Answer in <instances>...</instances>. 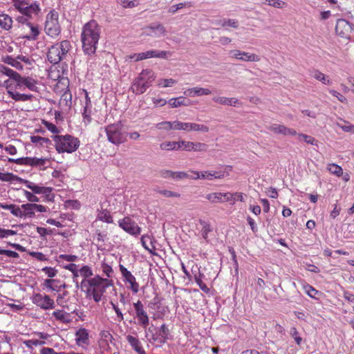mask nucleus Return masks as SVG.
Listing matches in <instances>:
<instances>
[{
    "label": "nucleus",
    "instance_id": "nucleus-1",
    "mask_svg": "<svg viewBox=\"0 0 354 354\" xmlns=\"http://www.w3.org/2000/svg\"><path fill=\"white\" fill-rule=\"evenodd\" d=\"M38 80L30 76H18L15 82L6 80L3 82V86L6 89L9 97L16 102L32 101L34 96L32 94L20 93L17 90L24 91L26 88L30 91L38 92Z\"/></svg>",
    "mask_w": 354,
    "mask_h": 354
},
{
    "label": "nucleus",
    "instance_id": "nucleus-2",
    "mask_svg": "<svg viewBox=\"0 0 354 354\" xmlns=\"http://www.w3.org/2000/svg\"><path fill=\"white\" fill-rule=\"evenodd\" d=\"M113 281L111 279H104L97 274L90 279H82L81 288L87 299L99 303L102 301L106 289L113 286Z\"/></svg>",
    "mask_w": 354,
    "mask_h": 354
},
{
    "label": "nucleus",
    "instance_id": "nucleus-3",
    "mask_svg": "<svg viewBox=\"0 0 354 354\" xmlns=\"http://www.w3.org/2000/svg\"><path fill=\"white\" fill-rule=\"evenodd\" d=\"M101 34V28L97 22L91 20L84 25L81 33V41L84 52L87 55L95 53Z\"/></svg>",
    "mask_w": 354,
    "mask_h": 354
},
{
    "label": "nucleus",
    "instance_id": "nucleus-4",
    "mask_svg": "<svg viewBox=\"0 0 354 354\" xmlns=\"http://www.w3.org/2000/svg\"><path fill=\"white\" fill-rule=\"evenodd\" d=\"M0 180L3 182H14L17 181L21 183H24L26 187L31 189L32 192L35 194H42L45 195L46 198L48 201H53L54 198L53 194L51 193L53 189L48 187H42L36 185L35 183L24 180L18 176L10 173V172H0Z\"/></svg>",
    "mask_w": 354,
    "mask_h": 354
},
{
    "label": "nucleus",
    "instance_id": "nucleus-5",
    "mask_svg": "<svg viewBox=\"0 0 354 354\" xmlns=\"http://www.w3.org/2000/svg\"><path fill=\"white\" fill-rule=\"evenodd\" d=\"M56 151L59 153H73L80 147V142L77 138L71 135H55L52 136Z\"/></svg>",
    "mask_w": 354,
    "mask_h": 354
},
{
    "label": "nucleus",
    "instance_id": "nucleus-6",
    "mask_svg": "<svg viewBox=\"0 0 354 354\" xmlns=\"http://www.w3.org/2000/svg\"><path fill=\"white\" fill-rule=\"evenodd\" d=\"M156 79L155 73L151 69H144L134 80L131 90L136 95L144 93Z\"/></svg>",
    "mask_w": 354,
    "mask_h": 354
},
{
    "label": "nucleus",
    "instance_id": "nucleus-7",
    "mask_svg": "<svg viewBox=\"0 0 354 354\" xmlns=\"http://www.w3.org/2000/svg\"><path fill=\"white\" fill-rule=\"evenodd\" d=\"M71 48V42L68 40H63L59 43L52 45L47 53L48 60L53 64L59 63L66 58L67 53Z\"/></svg>",
    "mask_w": 354,
    "mask_h": 354
},
{
    "label": "nucleus",
    "instance_id": "nucleus-8",
    "mask_svg": "<svg viewBox=\"0 0 354 354\" xmlns=\"http://www.w3.org/2000/svg\"><path fill=\"white\" fill-rule=\"evenodd\" d=\"M108 140L113 145H119L127 141V133L122 131L120 124H111L104 128Z\"/></svg>",
    "mask_w": 354,
    "mask_h": 354
},
{
    "label": "nucleus",
    "instance_id": "nucleus-9",
    "mask_svg": "<svg viewBox=\"0 0 354 354\" xmlns=\"http://www.w3.org/2000/svg\"><path fill=\"white\" fill-rule=\"evenodd\" d=\"M59 15L55 10L50 11L46 17L44 31L47 35L56 38L61 32V26L58 21Z\"/></svg>",
    "mask_w": 354,
    "mask_h": 354
},
{
    "label": "nucleus",
    "instance_id": "nucleus-10",
    "mask_svg": "<svg viewBox=\"0 0 354 354\" xmlns=\"http://www.w3.org/2000/svg\"><path fill=\"white\" fill-rule=\"evenodd\" d=\"M8 160L11 163L38 167L41 170H45L47 168L46 165L49 162V160L48 158H39L37 157H26L17 159L9 158Z\"/></svg>",
    "mask_w": 354,
    "mask_h": 354
},
{
    "label": "nucleus",
    "instance_id": "nucleus-11",
    "mask_svg": "<svg viewBox=\"0 0 354 354\" xmlns=\"http://www.w3.org/2000/svg\"><path fill=\"white\" fill-rule=\"evenodd\" d=\"M17 30L19 37L28 40L37 39L40 33L38 25L31 22L25 25H18Z\"/></svg>",
    "mask_w": 354,
    "mask_h": 354
},
{
    "label": "nucleus",
    "instance_id": "nucleus-12",
    "mask_svg": "<svg viewBox=\"0 0 354 354\" xmlns=\"http://www.w3.org/2000/svg\"><path fill=\"white\" fill-rule=\"evenodd\" d=\"M30 299L35 305L42 310H51L55 306L54 300L46 294L33 293Z\"/></svg>",
    "mask_w": 354,
    "mask_h": 354
},
{
    "label": "nucleus",
    "instance_id": "nucleus-13",
    "mask_svg": "<svg viewBox=\"0 0 354 354\" xmlns=\"http://www.w3.org/2000/svg\"><path fill=\"white\" fill-rule=\"evenodd\" d=\"M133 306L138 324L143 328H147L149 324V317L143 304L140 300H138Z\"/></svg>",
    "mask_w": 354,
    "mask_h": 354
},
{
    "label": "nucleus",
    "instance_id": "nucleus-14",
    "mask_svg": "<svg viewBox=\"0 0 354 354\" xmlns=\"http://www.w3.org/2000/svg\"><path fill=\"white\" fill-rule=\"evenodd\" d=\"M120 271L124 278V281L127 286V288L130 289L133 293L137 294L139 291V283L136 281V277L129 271L123 265L119 266Z\"/></svg>",
    "mask_w": 354,
    "mask_h": 354
},
{
    "label": "nucleus",
    "instance_id": "nucleus-15",
    "mask_svg": "<svg viewBox=\"0 0 354 354\" xmlns=\"http://www.w3.org/2000/svg\"><path fill=\"white\" fill-rule=\"evenodd\" d=\"M118 224L123 230L131 235L137 236L141 232V228L129 217H124L120 220Z\"/></svg>",
    "mask_w": 354,
    "mask_h": 354
},
{
    "label": "nucleus",
    "instance_id": "nucleus-16",
    "mask_svg": "<svg viewBox=\"0 0 354 354\" xmlns=\"http://www.w3.org/2000/svg\"><path fill=\"white\" fill-rule=\"evenodd\" d=\"M336 33L343 38H349L353 31L351 24L345 19H340L337 21L335 26Z\"/></svg>",
    "mask_w": 354,
    "mask_h": 354
},
{
    "label": "nucleus",
    "instance_id": "nucleus-17",
    "mask_svg": "<svg viewBox=\"0 0 354 354\" xmlns=\"http://www.w3.org/2000/svg\"><path fill=\"white\" fill-rule=\"evenodd\" d=\"M230 55L232 58L243 62H259L260 57L254 53H250L239 50H232L230 51Z\"/></svg>",
    "mask_w": 354,
    "mask_h": 354
},
{
    "label": "nucleus",
    "instance_id": "nucleus-18",
    "mask_svg": "<svg viewBox=\"0 0 354 354\" xmlns=\"http://www.w3.org/2000/svg\"><path fill=\"white\" fill-rule=\"evenodd\" d=\"M180 149L187 151H196V152H201L206 151L207 149V145L203 142H194L189 141H181Z\"/></svg>",
    "mask_w": 354,
    "mask_h": 354
},
{
    "label": "nucleus",
    "instance_id": "nucleus-19",
    "mask_svg": "<svg viewBox=\"0 0 354 354\" xmlns=\"http://www.w3.org/2000/svg\"><path fill=\"white\" fill-rule=\"evenodd\" d=\"M268 129L274 134L277 135L294 136L297 134L296 130L288 128L283 124H272L268 127Z\"/></svg>",
    "mask_w": 354,
    "mask_h": 354
},
{
    "label": "nucleus",
    "instance_id": "nucleus-20",
    "mask_svg": "<svg viewBox=\"0 0 354 354\" xmlns=\"http://www.w3.org/2000/svg\"><path fill=\"white\" fill-rule=\"evenodd\" d=\"M41 286L43 289L59 292L62 288H64L66 287V285L65 283L61 284V281L59 279H46L41 283Z\"/></svg>",
    "mask_w": 354,
    "mask_h": 354
},
{
    "label": "nucleus",
    "instance_id": "nucleus-21",
    "mask_svg": "<svg viewBox=\"0 0 354 354\" xmlns=\"http://www.w3.org/2000/svg\"><path fill=\"white\" fill-rule=\"evenodd\" d=\"M17 10L23 15H25L28 18H32L33 15H37L41 11L39 4L37 2H34L27 6H24Z\"/></svg>",
    "mask_w": 354,
    "mask_h": 354
},
{
    "label": "nucleus",
    "instance_id": "nucleus-22",
    "mask_svg": "<svg viewBox=\"0 0 354 354\" xmlns=\"http://www.w3.org/2000/svg\"><path fill=\"white\" fill-rule=\"evenodd\" d=\"M75 343L79 346L88 345L89 342V334L87 329L80 328L75 332Z\"/></svg>",
    "mask_w": 354,
    "mask_h": 354
},
{
    "label": "nucleus",
    "instance_id": "nucleus-23",
    "mask_svg": "<svg viewBox=\"0 0 354 354\" xmlns=\"http://www.w3.org/2000/svg\"><path fill=\"white\" fill-rule=\"evenodd\" d=\"M229 176L225 171H205L201 172V178L212 180L213 179H221Z\"/></svg>",
    "mask_w": 354,
    "mask_h": 354
},
{
    "label": "nucleus",
    "instance_id": "nucleus-24",
    "mask_svg": "<svg viewBox=\"0 0 354 354\" xmlns=\"http://www.w3.org/2000/svg\"><path fill=\"white\" fill-rule=\"evenodd\" d=\"M183 93L186 96L193 97L196 96L208 95L212 93V91L207 88L196 86L187 89L183 92Z\"/></svg>",
    "mask_w": 354,
    "mask_h": 354
},
{
    "label": "nucleus",
    "instance_id": "nucleus-25",
    "mask_svg": "<svg viewBox=\"0 0 354 354\" xmlns=\"http://www.w3.org/2000/svg\"><path fill=\"white\" fill-rule=\"evenodd\" d=\"M127 341L131 345L132 348L136 351L138 354H146L143 349L140 340L131 335H128L126 337Z\"/></svg>",
    "mask_w": 354,
    "mask_h": 354
},
{
    "label": "nucleus",
    "instance_id": "nucleus-26",
    "mask_svg": "<svg viewBox=\"0 0 354 354\" xmlns=\"http://www.w3.org/2000/svg\"><path fill=\"white\" fill-rule=\"evenodd\" d=\"M223 198L225 202H230L231 205H234L236 201L243 202L244 194L242 192H226L223 193Z\"/></svg>",
    "mask_w": 354,
    "mask_h": 354
},
{
    "label": "nucleus",
    "instance_id": "nucleus-27",
    "mask_svg": "<svg viewBox=\"0 0 354 354\" xmlns=\"http://www.w3.org/2000/svg\"><path fill=\"white\" fill-rule=\"evenodd\" d=\"M213 101L216 103L222 104V105H228L236 106L240 104V102L238 99L235 97H213Z\"/></svg>",
    "mask_w": 354,
    "mask_h": 354
},
{
    "label": "nucleus",
    "instance_id": "nucleus-28",
    "mask_svg": "<svg viewBox=\"0 0 354 354\" xmlns=\"http://www.w3.org/2000/svg\"><path fill=\"white\" fill-rule=\"evenodd\" d=\"M153 239L149 235H143L141 237V243L142 246L150 254H155L156 247L153 243Z\"/></svg>",
    "mask_w": 354,
    "mask_h": 354
},
{
    "label": "nucleus",
    "instance_id": "nucleus-29",
    "mask_svg": "<svg viewBox=\"0 0 354 354\" xmlns=\"http://www.w3.org/2000/svg\"><path fill=\"white\" fill-rule=\"evenodd\" d=\"M199 223L201 225V236L205 240L206 242H209L208 234L213 230L212 225L209 221H206L201 219L199 220Z\"/></svg>",
    "mask_w": 354,
    "mask_h": 354
},
{
    "label": "nucleus",
    "instance_id": "nucleus-30",
    "mask_svg": "<svg viewBox=\"0 0 354 354\" xmlns=\"http://www.w3.org/2000/svg\"><path fill=\"white\" fill-rule=\"evenodd\" d=\"M97 220H100L106 223H112L113 221L110 212L106 209H103L102 207L97 209Z\"/></svg>",
    "mask_w": 354,
    "mask_h": 354
},
{
    "label": "nucleus",
    "instance_id": "nucleus-31",
    "mask_svg": "<svg viewBox=\"0 0 354 354\" xmlns=\"http://www.w3.org/2000/svg\"><path fill=\"white\" fill-rule=\"evenodd\" d=\"M12 19L8 15L0 14V27L6 30H9L12 26Z\"/></svg>",
    "mask_w": 354,
    "mask_h": 354
},
{
    "label": "nucleus",
    "instance_id": "nucleus-32",
    "mask_svg": "<svg viewBox=\"0 0 354 354\" xmlns=\"http://www.w3.org/2000/svg\"><path fill=\"white\" fill-rule=\"evenodd\" d=\"M0 72L10 77L9 80H12L14 83L19 75V73L3 65H0Z\"/></svg>",
    "mask_w": 354,
    "mask_h": 354
},
{
    "label": "nucleus",
    "instance_id": "nucleus-33",
    "mask_svg": "<svg viewBox=\"0 0 354 354\" xmlns=\"http://www.w3.org/2000/svg\"><path fill=\"white\" fill-rule=\"evenodd\" d=\"M181 141L176 142V141H167L160 144V147L162 150H176L180 149Z\"/></svg>",
    "mask_w": 354,
    "mask_h": 354
},
{
    "label": "nucleus",
    "instance_id": "nucleus-34",
    "mask_svg": "<svg viewBox=\"0 0 354 354\" xmlns=\"http://www.w3.org/2000/svg\"><path fill=\"white\" fill-rule=\"evenodd\" d=\"M312 75L315 79L321 82L324 84L330 85L332 84V82L328 77L318 70L313 71Z\"/></svg>",
    "mask_w": 354,
    "mask_h": 354
},
{
    "label": "nucleus",
    "instance_id": "nucleus-35",
    "mask_svg": "<svg viewBox=\"0 0 354 354\" xmlns=\"http://www.w3.org/2000/svg\"><path fill=\"white\" fill-rule=\"evenodd\" d=\"M151 32H153L156 36L160 37L166 35V29L163 25L158 24L156 25H150L147 28Z\"/></svg>",
    "mask_w": 354,
    "mask_h": 354
},
{
    "label": "nucleus",
    "instance_id": "nucleus-36",
    "mask_svg": "<svg viewBox=\"0 0 354 354\" xmlns=\"http://www.w3.org/2000/svg\"><path fill=\"white\" fill-rule=\"evenodd\" d=\"M204 277H205L204 274L199 272L198 274H195L194 280H195V282L197 283V285L201 288V290L202 291H203L204 292L208 294L209 292V288L203 281Z\"/></svg>",
    "mask_w": 354,
    "mask_h": 354
},
{
    "label": "nucleus",
    "instance_id": "nucleus-37",
    "mask_svg": "<svg viewBox=\"0 0 354 354\" xmlns=\"http://www.w3.org/2000/svg\"><path fill=\"white\" fill-rule=\"evenodd\" d=\"M23 217L32 218L35 216V213L34 211V208H32V203H26L21 205Z\"/></svg>",
    "mask_w": 354,
    "mask_h": 354
},
{
    "label": "nucleus",
    "instance_id": "nucleus-38",
    "mask_svg": "<svg viewBox=\"0 0 354 354\" xmlns=\"http://www.w3.org/2000/svg\"><path fill=\"white\" fill-rule=\"evenodd\" d=\"M223 193L213 192L207 194L206 198L212 203H224Z\"/></svg>",
    "mask_w": 354,
    "mask_h": 354
},
{
    "label": "nucleus",
    "instance_id": "nucleus-39",
    "mask_svg": "<svg viewBox=\"0 0 354 354\" xmlns=\"http://www.w3.org/2000/svg\"><path fill=\"white\" fill-rule=\"evenodd\" d=\"M3 62L7 64H9L13 67H15L17 70H22L23 65L15 58L12 56L7 55L3 57Z\"/></svg>",
    "mask_w": 354,
    "mask_h": 354
},
{
    "label": "nucleus",
    "instance_id": "nucleus-40",
    "mask_svg": "<svg viewBox=\"0 0 354 354\" xmlns=\"http://www.w3.org/2000/svg\"><path fill=\"white\" fill-rule=\"evenodd\" d=\"M168 55H171L170 52L169 51H165V50H148L147 51V56H148V58L151 57H158V58H162L166 59Z\"/></svg>",
    "mask_w": 354,
    "mask_h": 354
},
{
    "label": "nucleus",
    "instance_id": "nucleus-41",
    "mask_svg": "<svg viewBox=\"0 0 354 354\" xmlns=\"http://www.w3.org/2000/svg\"><path fill=\"white\" fill-rule=\"evenodd\" d=\"M168 104L172 108L188 105L187 103H185V97L183 96L170 99L168 101Z\"/></svg>",
    "mask_w": 354,
    "mask_h": 354
},
{
    "label": "nucleus",
    "instance_id": "nucleus-42",
    "mask_svg": "<svg viewBox=\"0 0 354 354\" xmlns=\"http://www.w3.org/2000/svg\"><path fill=\"white\" fill-rule=\"evenodd\" d=\"M110 305L111 306L112 308L113 309L116 314V317L114 318V320L118 322H121L124 321V314L122 313V310L119 307L118 304L111 301H110Z\"/></svg>",
    "mask_w": 354,
    "mask_h": 354
},
{
    "label": "nucleus",
    "instance_id": "nucleus-43",
    "mask_svg": "<svg viewBox=\"0 0 354 354\" xmlns=\"http://www.w3.org/2000/svg\"><path fill=\"white\" fill-rule=\"evenodd\" d=\"M327 169L330 174H334L338 177H340L341 176L343 175L342 168L337 164L329 163L327 165Z\"/></svg>",
    "mask_w": 354,
    "mask_h": 354
},
{
    "label": "nucleus",
    "instance_id": "nucleus-44",
    "mask_svg": "<svg viewBox=\"0 0 354 354\" xmlns=\"http://www.w3.org/2000/svg\"><path fill=\"white\" fill-rule=\"evenodd\" d=\"M79 274L81 277H84L83 279H90V278H92L91 277L93 275L91 268L86 265L83 266L79 270Z\"/></svg>",
    "mask_w": 354,
    "mask_h": 354
},
{
    "label": "nucleus",
    "instance_id": "nucleus-45",
    "mask_svg": "<svg viewBox=\"0 0 354 354\" xmlns=\"http://www.w3.org/2000/svg\"><path fill=\"white\" fill-rule=\"evenodd\" d=\"M177 81L172 78L169 79H160L158 80L157 85L159 87L167 88L171 87L176 84Z\"/></svg>",
    "mask_w": 354,
    "mask_h": 354
},
{
    "label": "nucleus",
    "instance_id": "nucleus-46",
    "mask_svg": "<svg viewBox=\"0 0 354 354\" xmlns=\"http://www.w3.org/2000/svg\"><path fill=\"white\" fill-rule=\"evenodd\" d=\"M53 316L56 318L57 320L61 321L64 323L69 322L68 319V314L62 310H57L53 313Z\"/></svg>",
    "mask_w": 354,
    "mask_h": 354
},
{
    "label": "nucleus",
    "instance_id": "nucleus-47",
    "mask_svg": "<svg viewBox=\"0 0 354 354\" xmlns=\"http://www.w3.org/2000/svg\"><path fill=\"white\" fill-rule=\"evenodd\" d=\"M303 288L304 292L313 299H317V295L320 294L318 290L309 284L304 285Z\"/></svg>",
    "mask_w": 354,
    "mask_h": 354
},
{
    "label": "nucleus",
    "instance_id": "nucleus-48",
    "mask_svg": "<svg viewBox=\"0 0 354 354\" xmlns=\"http://www.w3.org/2000/svg\"><path fill=\"white\" fill-rule=\"evenodd\" d=\"M101 270L103 274L106 277L105 279H110L113 273L112 267L104 261L101 264Z\"/></svg>",
    "mask_w": 354,
    "mask_h": 354
},
{
    "label": "nucleus",
    "instance_id": "nucleus-49",
    "mask_svg": "<svg viewBox=\"0 0 354 354\" xmlns=\"http://www.w3.org/2000/svg\"><path fill=\"white\" fill-rule=\"evenodd\" d=\"M41 271L43 272L48 279H53L58 274V270L53 267L46 266L44 267Z\"/></svg>",
    "mask_w": 354,
    "mask_h": 354
},
{
    "label": "nucleus",
    "instance_id": "nucleus-50",
    "mask_svg": "<svg viewBox=\"0 0 354 354\" xmlns=\"http://www.w3.org/2000/svg\"><path fill=\"white\" fill-rule=\"evenodd\" d=\"M91 106L87 107L84 106V111L82 112L83 121L85 124H89L91 122Z\"/></svg>",
    "mask_w": 354,
    "mask_h": 354
},
{
    "label": "nucleus",
    "instance_id": "nucleus-51",
    "mask_svg": "<svg viewBox=\"0 0 354 354\" xmlns=\"http://www.w3.org/2000/svg\"><path fill=\"white\" fill-rule=\"evenodd\" d=\"M156 192L166 198H179L180 196V194L179 193L174 192L167 189H156Z\"/></svg>",
    "mask_w": 354,
    "mask_h": 354
},
{
    "label": "nucleus",
    "instance_id": "nucleus-52",
    "mask_svg": "<svg viewBox=\"0 0 354 354\" xmlns=\"http://www.w3.org/2000/svg\"><path fill=\"white\" fill-rule=\"evenodd\" d=\"M41 124L51 133L57 134L59 133V129L53 123L42 119Z\"/></svg>",
    "mask_w": 354,
    "mask_h": 354
},
{
    "label": "nucleus",
    "instance_id": "nucleus-53",
    "mask_svg": "<svg viewBox=\"0 0 354 354\" xmlns=\"http://www.w3.org/2000/svg\"><path fill=\"white\" fill-rule=\"evenodd\" d=\"M23 343L26 346V348L29 349H32L34 346H37L43 345L45 344V342L40 341L39 339H27L24 340Z\"/></svg>",
    "mask_w": 354,
    "mask_h": 354
},
{
    "label": "nucleus",
    "instance_id": "nucleus-54",
    "mask_svg": "<svg viewBox=\"0 0 354 354\" xmlns=\"http://www.w3.org/2000/svg\"><path fill=\"white\" fill-rule=\"evenodd\" d=\"M117 3L124 8H133L138 5V3L136 0H117Z\"/></svg>",
    "mask_w": 354,
    "mask_h": 354
},
{
    "label": "nucleus",
    "instance_id": "nucleus-55",
    "mask_svg": "<svg viewBox=\"0 0 354 354\" xmlns=\"http://www.w3.org/2000/svg\"><path fill=\"white\" fill-rule=\"evenodd\" d=\"M155 127L158 130H163L166 131H169L172 130V124L171 122L165 121L161 122L156 124Z\"/></svg>",
    "mask_w": 354,
    "mask_h": 354
},
{
    "label": "nucleus",
    "instance_id": "nucleus-56",
    "mask_svg": "<svg viewBox=\"0 0 354 354\" xmlns=\"http://www.w3.org/2000/svg\"><path fill=\"white\" fill-rule=\"evenodd\" d=\"M28 254L30 257H32L40 261H48V258L46 257V255H45L44 254H43L41 252L31 251V252H28Z\"/></svg>",
    "mask_w": 354,
    "mask_h": 354
},
{
    "label": "nucleus",
    "instance_id": "nucleus-57",
    "mask_svg": "<svg viewBox=\"0 0 354 354\" xmlns=\"http://www.w3.org/2000/svg\"><path fill=\"white\" fill-rule=\"evenodd\" d=\"M185 6H188V7L192 6V2L187 1V2L180 3L174 5L169 8V12L172 14H174L178 10L182 9Z\"/></svg>",
    "mask_w": 354,
    "mask_h": 354
},
{
    "label": "nucleus",
    "instance_id": "nucleus-58",
    "mask_svg": "<svg viewBox=\"0 0 354 354\" xmlns=\"http://www.w3.org/2000/svg\"><path fill=\"white\" fill-rule=\"evenodd\" d=\"M290 335L292 338H294L296 344L297 345H301L302 342V338L299 335V332L297 331L295 327H292L290 330Z\"/></svg>",
    "mask_w": 354,
    "mask_h": 354
},
{
    "label": "nucleus",
    "instance_id": "nucleus-59",
    "mask_svg": "<svg viewBox=\"0 0 354 354\" xmlns=\"http://www.w3.org/2000/svg\"><path fill=\"white\" fill-rule=\"evenodd\" d=\"M268 5L276 8H282L286 6V3L281 0H266Z\"/></svg>",
    "mask_w": 354,
    "mask_h": 354
},
{
    "label": "nucleus",
    "instance_id": "nucleus-60",
    "mask_svg": "<svg viewBox=\"0 0 354 354\" xmlns=\"http://www.w3.org/2000/svg\"><path fill=\"white\" fill-rule=\"evenodd\" d=\"M12 2L16 10L34 3L32 0H12Z\"/></svg>",
    "mask_w": 354,
    "mask_h": 354
},
{
    "label": "nucleus",
    "instance_id": "nucleus-61",
    "mask_svg": "<svg viewBox=\"0 0 354 354\" xmlns=\"http://www.w3.org/2000/svg\"><path fill=\"white\" fill-rule=\"evenodd\" d=\"M30 141L32 143H39L41 145H42L44 143H48L50 142V140L47 138H43L39 136H30Z\"/></svg>",
    "mask_w": 354,
    "mask_h": 354
},
{
    "label": "nucleus",
    "instance_id": "nucleus-62",
    "mask_svg": "<svg viewBox=\"0 0 354 354\" xmlns=\"http://www.w3.org/2000/svg\"><path fill=\"white\" fill-rule=\"evenodd\" d=\"M192 131H202V132H208L209 127L204 124L193 123L192 122Z\"/></svg>",
    "mask_w": 354,
    "mask_h": 354
},
{
    "label": "nucleus",
    "instance_id": "nucleus-63",
    "mask_svg": "<svg viewBox=\"0 0 354 354\" xmlns=\"http://www.w3.org/2000/svg\"><path fill=\"white\" fill-rule=\"evenodd\" d=\"M221 26H223V27L230 26V27H232L234 28H237L239 26V22L236 19H224L221 22Z\"/></svg>",
    "mask_w": 354,
    "mask_h": 354
},
{
    "label": "nucleus",
    "instance_id": "nucleus-64",
    "mask_svg": "<svg viewBox=\"0 0 354 354\" xmlns=\"http://www.w3.org/2000/svg\"><path fill=\"white\" fill-rule=\"evenodd\" d=\"M64 268L71 272L74 277H77L79 276L77 265H76L75 263H70L68 265H66L64 266Z\"/></svg>",
    "mask_w": 354,
    "mask_h": 354
}]
</instances>
